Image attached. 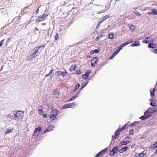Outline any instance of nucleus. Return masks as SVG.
I'll use <instances>...</instances> for the list:
<instances>
[{
	"label": "nucleus",
	"mask_w": 157,
	"mask_h": 157,
	"mask_svg": "<svg viewBox=\"0 0 157 157\" xmlns=\"http://www.w3.org/2000/svg\"><path fill=\"white\" fill-rule=\"evenodd\" d=\"M45 46H41L38 47H35L33 50L34 52L31 55V56H32L33 59H35L36 57L39 55L41 51L39 52V50L40 48H42V49L45 48Z\"/></svg>",
	"instance_id": "obj_1"
},
{
	"label": "nucleus",
	"mask_w": 157,
	"mask_h": 157,
	"mask_svg": "<svg viewBox=\"0 0 157 157\" xmlns=\"http://www.w3.org/2000/svg\"><path fill=\"white\" fill-rule=\"evenodd\" d=\"M58 114V111L56 109H52L50 112V118L54 121Z\"/></svg>",
	"instance_id": "obj_2"
},
{
	"label": "nucleus",
	"mask_w": 157,
	"mask_h": 157,
	"mask_svg": "<svg viewBox=\"0 0 157 157\" xmlns=\"http://www.w3.org/2000/svg\"><path fill=\"white\" fill-rule=\"evenodd\" d=\"M118 150L119 149L118 147L115 146L110 151L109 154L111 156H113L116 153H117L118 152Z\"/></svg>",
	"instance_id": "obj_3"
},
{
	"label": "nucleus",
	"mask_w": 157,
	"mask_h": 157,
	"mask_svg": "<svg viewBox=\"0 0 157 157\" xmlns=\"http://www.w3.org/2000/svg\"><path fill=\"white\" fill-rule=\"evenodd\" d=\"M67 74V71H58L56 72L55 75L57 76H62L64 77Z\"/></svg>",
	"instance_id": "obj_4"
},
{
	"label": "nucleus",
	"mask_w": 157,
	"mask_h": 157,
	"mask_svg": "<svg viewBox=\"0 0 157 157\" xmlns=\"http://www.w3.org/2000/svg\"><path fill=\"white\" fill-rule=\"evenodd\" d=\"M42 130L41 127L40 126L35 128L33 136L37 137L40 134L39 132H41Z\"/></svg>",
	"instance_id": "obj_5"
},
{
	"label": "nucleus",
	"mask_w": 157,
	"mask_h": 157,
	"mask_svg": "<svg viewBox=\"0 0 157 157\" xmlns=\"http://www.w3.org/2000/svg\"><path fill=\"white\" fill-rule=\"evenodd\" d=\"M53 94L54 96L57 98H59L60 97V94L58 90L55 89L53 91Z\"/></svg>",
	"instance_id": "obj_6"
},
{
	"label": "nucleus",
	"mask_w": 157,
	"mask_h": 157,
	"mask_svg": "<svg viewBox=\"0 0 157 157\" xmlns=\"http://www.w3.org/2000/svg\"><path fill=\"white\" fill-rule=\"evenodd\" d=\"M98 60V57H94L91 61V64L92 67H94L95 64L97 63Z\"/></svg>",
	"instance_id": "obj_7"
},
{
	"label": "nucleus",
	"mask_w": 157,
	"mask_h": 157,
	"mask_svg": "<svg viewBox=\"0 0 157 157\" xmlns=\"http://www.w3.org/2000/svg\"><path fill=\"white\" fill-rule=\"evenodd\" d=\"M91 73V71L88 70L87 72L82 75V78L83 79H87L88 78L89 74Z\"/></svg>",
	"instance_id": "obj_8"
},
{
	"label": "nucleus",
	"mask_w": 157,
	"mask_h": 157,
	"mask_svg": "<svg viewBox=\"0 0 157 157\" xmlns=\"http://www.w3.org/2000/svg\"><path fill=\"white\" fill-rule=\"evenodd\" d=\"M108 150L107 147H106L104 149L101 150V151L98 153L94 157H99L100 156L106 152Z\"/></svg>",
	"instance_id": "obj_9"
},
{
	"label": "nucleus",
	"mask_w": 157,
	"mask_h": 157,
	"mask_svg": "<svg viewBox=\"0 0 157 157\" xmlns=\"http://www.w3.org/2000/svg\"><path fill=\"white\" fill-rule=\"evenodd\" d=\"M23 112L22 111H18L15 114V117H21L23 116Z\"/></svg>",
	"instance_id": "obj_10"
},
{
	"label": "nucleus",
	"mask_w": 157,
	"mask_h": 157,
	"mask_svg": "<svg viewBox=\"0 0 157 157\" xmlns=\"http://www.w3.org/2000/svg\"><path fill=\"white\" fill-rule=\"evenodd\" d=\"M44 20V17L43 15H41L40 16H39L36 19V21L37 22H39L40 21H43Z\"/></svg>",
	"instance_id": "obj_11"
},
{
	"label": "nucleus",
	"mask_w": 157,
	"mask_h": 157,
	"mask_svg": "<svg viewBox=\"0 0 157 157\" xmlns=\"http://www.w3.org/2000/svg\"><path fill=\"white\" fill-rule=\"evenodd\" d=\"M105 36V35L104 34V32L98 34L97 37H96V39H95V40L96 41H97L98 40H99L102 37L104 36Z\"/></svg>",
	"instance_id": "obj_12"
},
{
	"label": "nucleus",
	"mask_w": 157,
	"mask_h": 157,
	"mask_svg": "<svg viewBox=\"0 0 157 157\" xmlns=\"http://www.w3.org/2000/svg\"><path fill=\"white\" fill-rule=\"evenodd\" d=\"M13 131V128H12L9 129L7 128L5 130V133L6 135L10 133H12Z\"/></svg>",
	"instance_id": "obj_13"
},
{
	"label": "nucleus",
	"mask_w": 157,
	"mask_h": 157,
	"mask_svg": "<svg viewBox=\"0 0 157 157\" xmlns=\"http://www.w3.org/2000/svg\"><path fill=\"white\" fill-rule=\"evenodd\" d=\"M147 111H148L149 114L155 112V109L151 107L149 108L147 110Z\"/></svg>",
	"instance_id": "obj_14"
},
{
	"label": "nucleus",
	"mask_w": 157,
	"mask_h": 157,
	"mask_svg": "<svg viewBox=\"0 0 157 157\" xmlns=\"http://www.w3.org/2000/svg\"><path fill=\"white\" fill-rule=\"evenodd\" d=\"M140 45V43L138 41H136L132 43L130 45L132 47H135L139 46Z\"/></svg>",
	"instance_id": "obj_15"
},
{
	"label": "nucleus",
	"mask_w": 157,
	"mask_h": 157,
	"mask_svg": "<svg viewBox=\"0 0 157 157\" xmlns=\"http://www.w3.org/2000/svg\"><path fill=\"white\" fill-rule=\"evenodd\" d=\"M38 108H41V109H38V111L39 113L42 116L44 113V112L43 111V109L42 108V106L41 105L39 106Z\"/></svg>",
	"instance_id": "obj_16"
},
{
	"label": "nucleus",
	"mask_w": 157,
	"mask_h": 157,
	"mask_svg": "<svg viewBox=\"0 0 157 157\" xmlns=\"http://www.w3.org/2000/svg\"><path fill=\"white\" fill-rule=\"evenodd\" d=\"M150 117V115L147 116H142L140 117L139 119L141 120L142 121H144L148 118Z\"/></svg>",
	"instance_id": "obj_17"
},
{
	"label": "nucleus",
	"mask_w": 157,
	"mask_h": 157,
	"mask_svg": "<svg viewBox=\"0 0 157 157\" xmlns=\"http://www.w3.org/2000/svg\"><path fill=\"white\" fill-rule=\"evenodd\" d=\"M128 148V147H124L121 148L120 150H119V152L121 153H123V152L126 151L127 150Z\"/></svg>",
	"instance_id": "obj_18"
},
{
	"label": "nucleus",
	"mask_w": 157,
	"mask_h": 157,
	"mask_svg": "<svg viewBox=\"0 0 157 157\" xmlns=\"http://www.w3.org/2000/svg\"><path fill=\"white\" fill-rule=\"evenodd\" d=\"M128 143H129V141H127V142L126 141H124L121 142L119 144V145L120 146H121L123 145H126Z\"/></svg>",
	"instance_id": "obj_19"
},
{
	"label": "nucleus",
	"mask_w": 157,
	"mask_h": 157,
	"mask_svg": "<svg viewBox=\"0 0 157 157\" xmlns=\"http://www.w3.org/2000/svg\"><path fill=\"white\" fill-rule=\"evenodd\" d=\"M76 66L75 65H72L69 68V71L71 72L73 71L76 68Z\"/></svg>",
	"instance_id": "obj_20"
},
{
	"label": "nucleus",
	"mask_w": 157,
	"mask_h": 157,
	"mask_svg": "<svg viewBox=\"0 0 157 157\" xmlns=\"http://www.w3.org/2000/svg\"><path fill=\"white\" fill-rule=\"evenodd\" d=\"M150 95L151 97L154 96L155 95V88H154L153 89H151L150 90Z\"/></svg>",
	"instance_id": "obj_21"
},
{
	"label": "nucleus",
	"mask_w": 157,
	"mask_h": 157,
	"mask_svg": "<svg viewBox=\"0 0 157 157\" xmlns=\"http://www.w3.org/2000/svg\"><path fill=\"white\" fill-rule=\"evenodd\" d=\"M122 131H121V129L120 128L118 129L115 132V136H119L120 135V133Z\"/></svg>",
	"instance_id": "obj_22"
},
{
	"label": "nucleus",
	"mask_w": 157,
	"mask_h": 157,
	"mask_svg": "<svg viewBox=\"0 0 157 157\" xmlns=\"http://www.w3.org/2000/svg\"><path fill=\"white\" fill-rule=\"evenodd\" d=\"M156 148H157V144H156V142L154 143L153 144L151 145L150 147V148L151 149H154Z\"/></svg>",
	"instance_id": "obj_23"
},
{
	"label": "nucleus",
	"mask_w": 157,
	"mask_h": 157,
	"mask_svg": "<svg viewBox=\"0 0 157 157\" xmlns=\"http://www.w3.org/2000/svg\"><path fill=\"white\" fill-rule=\"evenodd\" d=\"M100 50H98V49H95L94 50H92L90 52V54H92L94 53H99Z\"/></svg>",
	"instance_id": "obj_24"
},
{
	"label": "nucleus",
	"mask_w": 157,
	"mask_h": 157,
	"mask_svg": "<svg viewBox=\"0 0 157 157\" xmlns=\"http://www.w3.org/2000/svg\"><path fill=\"white\" fill-rule=\"evenodd\" d=\"M150 37H146L143 40L142 42L145 44H147L149 42V38Z\"/></svg>",
	"instance_id": "obj_25"
},
{
	"label": "nucleus",
	"mask_w": 157,
	"mask_h": 157,
	"mask_svg": "<svg viewBox=\"0 0 157 157\" xmlns=\"http://www.w3.org/2000/svg\"><path fill=\"white\" fill-rule=\"evenodd\" d=\"M131 42L130 41H127L122 44L121 46L122 47H123L124 46H126V45H127V44H129Z\"/></svg>",
	"instance_id": "obj_26"
},
{
	"label": "nucleus",
	"mask_w": 157,
	"mask_h": 157,
	"mask_svg": "<svg viewBox=\"0 0 157 157\" xmlns=\"http://www.w3.org/2000/svg\"><path fill=\"white\" fill-rule=\"evenodd\" d=\"M69 108H71L70 103L66 104L63 106V109H67Z\"/></svg>",
	"instance_id": "obj_27"
},
{
	"label": "nucleus",
	"mask_w": 157,
	"mask_h": 157,
	"mask_svg": "<svg viewBox=\"0 0 157 157\" xmlns=\"http://www.w3.org/2000/svg\"><path fill=\"white\" fill-rule=\"evenodd\" d=\"M53 128V126L52 125H50L48 127V128H47V130H48V132L51 131L52 130Z\"/></svg>",
	"instance_id": "obj_28"
},
{
	"label": "nucleus",
	"mask_w": 157,
	"mask_h": 157,
	"mask_svg": "<svg viewBox=\"0 0 157 157\" xmlns=\"http://www.w3.org/2000/svg\"><path fill=\"white\" fill-rule=\"evenodd\" d=\"M114 37V34L113 33L109 34L108 38L110 39H112Z\"/></svg>",
	"instance_id": "obj_29"
},
{
	"label": "nucleus",
	"mask_w": 157,
	"mask_h": 157,
	"mask_svg": "<svg viewBox=\"0 0 157 157\" xmlns=\"http://www.w3.org/2000/svg\"><path fill=\"white\" fill-rule=\"evenodd\" d=\"M88 82H85L82 84V86L80 88L81 90H82L88 84Z\"/></svg>",
	"instance_id": "obj_30"
},
{
	"label": "nucleus",
	"mask_w": 157,
	"mask_h": 157,
	"mask_svg": "<svg viewBox=\"0 0 157 157\" xmlns=\"http://www.w3.org/2000/svg\"><path fill=\"white\" fill-rule=\"evenodd\" d=\"M139 121H135L132 123L130 125V127H132L133 126H135L136 125H137L139 123Z\"/></svg>",
	"instance_id": "obj_31"
},
{
	"label": "nucleus",
	"mask_w": 157,
	"mask_h": 157,
	"mask_svg": "<svg viewBox=\"0 0 157 157\" xmlns=\"http://www.w3.org/2000/svg\"><path fill=\"white\" fill-rule=\"evenodd\" d=\"M157 104H156V102H153L152 101H151L150 103V105L151 106H153V107H155L156 106Z\"/></svg>",
	"instance_id": "obj_32"
},
{
	"label": "nucleus",
	"mask_w": 157,
	"mask_h": 157,
	"mask_svg": "<svg viewBox=\"0 0 157 157\" xmlns=\"http://www.w3.org/2000/svg\"><path fill=\"white\" fill-rule=\"evenodd\" d=\"M109 16L108 15H105L104 17H103L102 19L103 21H104L106 20L107 19L109 18Z\"/></svg>",
	"instance_id": "obj_33"
},
{
	"label": "nucleus",
	"mask_w": 157,
	"mask_h": 157,
	"mask_svg": "<svg viewBox=\"0 0 157 157\" xmlns=\"http://www.w3.org/2000/svg\"><path fill=\"white\" fill-rule=\"evenodd\" d=\"M144 152H141L139 153L138 156L139 157H143L144 155H145V153L144 154Z\"/></svg>",
	"instance_id": "obj_34"
},
{
	"label": "nucleus",
	"mask_w": 157,
	"mask_h": 157,
	"mask_svg": "<svg viewBox=\"0 0 157 157\" xmlns=\"http://www.w3.org/2000/svg\"><path fill=\"white\" fill-rule=\"evenodd\" d=\"M134 133V131L133 129H131L129 131V134L133 135Z\"/></svg>",
	"instance_id": "obj_35"
},
{
	"label": "nucleus",
	"mask_w": 157,
	"mask_h": 157,
	"mask_svg": "<svg viewBox=\"0 0 157 157\" xmlns=\"http://www.w3.org/2000/svg\"><path fill=\"white\" fill-rule=\"evenodd\" d=\"M77 98V96H73L68 101H73L75 100Z\"/></svg>",
	"instance_id": "obj_36"
},
{
	"label": "nucleus",
	"mask_w": 157,
	"mask_h": 157,
	"mask_svg": "<svg viewBox=\"0 0 157 157\" xmlns=\"http://www.w3.org/2000/svg\"><path fill=\"white\" fill-rule=\"evenodd\" d=\"M127 125L128 123L125 124L121 128H120L121 129V131H122L124 130Z\"/></svg>",
	"instance_id": "obj_37"
},
{
	"label": "nucleus",
	"mask_w": 157,
	"mask_h": 157,
	"mask_svg": "<svg viewBox=\"0 0 157 157\" xmlns=\"http://www.w3.org/2000/svg\"><path fill=\"white\" fill-rule=\"evenodd\" d=\"M80 85L79 83H78L77 84H76L75 86V88L74 90L75 91L80 86Z\"/></svg>",
	"instance_id": "obj_38"
},
{
	"label": "nucleus",
	"mask_w": 157,
	"mask_h": 157,
	"mask_svg": "<svg viewBox=\"0 0 157 157\" xmlns=\"http://www.w3.org/2000/svg\"><path fill=\"white\" fill-rule=\"evenodd\" d=\"M153 44H151V43H149L148 45V47L149 48H155V47H153Z\"/></svg>",
	"instance_id": "obj_39"
},
{
	"label": "nucleus",
	"mask_w": 157,
	"mask_h": 157,
	"mask_svg": "<svg viewBox=\"0 0 157 157\" xmlns=\"http://www.w3.org/2000/svg\"><path fill=\"white\" fill-rule=\"evenodd\" d=\"M147 115H150V116H151V114H149L148 113V111H147V110L145 111L144 113V116H147Z\"/></svg>",
	"instance_id": "obj_40"
},
{
	"label": "nucleus",
	"mask_w": 157,
	"mask_h": 157,
	"mask_svg": "<svg viewBox=\"0 0 157 157\" xmlns=\"http://www.w3.org/2000/svg\"><path fill=\"white\" fill-rule=\"evenodd\" d=\"M125 140L126 141H128L129 142V143L130 142V138L129 137H127L125 138Z\"/></svg>",
	"instance_id": "obj_41"
},
{
	"label": "nucleus",
	"mask_w": 157,
	"mask_h": 157,
	"mask_svg": "<svg viewBox=\"0 0 157 157\" xmlns=\"http://www.w3.org/2000/svg\"><path fill=\"white\" fill-rule=\"evenodd\" d=\"M44 17V19L47 18V17L48 15V14L47 13H44L42 15Z\"/></svg>",
	"instance_id": "obj_42"
},
{
	"label": "nucleus",
	"mask_w": 157,
	"mask_h": 157,
	"mask_svg": "<svg viewBox=\"0 0 157 157\" xmlns=\"http://www.w3.org/2000/svg\"><path fill=\"white\" fill-rule=\"evenodd\" d=\"M148 14L149 15H154V11H153V9H152V10H151V11L149 12L148 13Z\"/></svg>",
	"instance_id": "obj_43"
},
{
	"label": "nucleus",
	"mask_w": 157,
	"mask_h": 157,
	"mask_svg": "<svg viewBox=\"0 0 157 157\" xmlns=\"http://www.w3.org/2000/svg\"><path fill=\"white\" fill-rule=\"evenodd\" d=\"M135 14L138 16H140L141 15V14L138 11H136L134 12Z\"/></svg>",
	"instance_id": "obj_44"
},
{
	"label": "nucleus",
	"mask_w": 157,
	"mask_h": 157,
	"mask_svg": "<svg viewBox=\"0 0 157 157\" xmlns=\"http://www.w3.org/2000/svg\"><path fill=\"white\" fill-rule=\"evenodd\" d=\"M154 15H157V9H153Z\"/></svg>",
	"instance_id": "obj_45"
},
{
	"label": "nucleus",
	"mask_w": 157,
	"mask_h": 157,
	"mask_svg": "<svg viewBox=\"0 0 157 157\" xmlns=\"http://www.w3.org/2000/svg\"><path fill=\"white\" fill-rule=\"evenodd\" d=\"M59 38V35L58 33H57L56 34L55 39V40H57Z\"/></svg>",
	"instance_id": "obj_46"
},
{
	"label": "nucleus",
	"mask_w": 157,
	"mask_h": 157,
	"mask_svg": "<svg viewBox=\"0 0 157 157\" xmlns=\"http://www.w3.org/2000/svg\"><path fill=\"white\" fill-rule=\"evenodd\" d=\"M70 105H71V108H72L73 107H74L75 104V102H73L72 103H70Z\"/></svg>",
	"instance_id": "obj_47"
},
{
	"label": "nucleus",
	"mask_w": 157,
	"mask_h": 157,
	"mask_svg": "<svg viewBox=\"0 0 157 157\" xmlns=\"http://www.w3.org/2000/svg\"><path fill=\"white\" fill-rule=\"evenodd\" d=\"M5 39L2 40L0 41V47H1L3 44V42L4 41Z\"/></svg>",
	"instance_id": "obj_48"
},
{
	"label": "nucleus",
	"mask_w": 157,
	"mask_h": 157,
	"mask_svg": "<svg viewBox=\"0 0 157 157\" xmlns=\"http://www.w3.org/2000/svg\"><path fill=\"white\" fill-rule=\"evenodd\" d=\"M76 74H78V75L80 74L81 73L80 70H76Z\"/></svg>",
	"instance_id": "obj_49"
},
{
	"label": "nucleus",
	"mask_w": 157,
	"mask_h": 157,
	"mask_svg": "<svg viewBox=\"0 0 157 157\" xmlns=\"http://www.w3.org/2000/svg\"><path fill=\"white\" fill-rule=\"evenodd\" d=\"M117 138V136H115V137H114L113 136H112V140L113 141H114V140L116 139Z\"/></svg>",
	"instance_id": "obj_50"
},
{
	"label": "nucleus",
	"mask_w": 157,
	"mask_h": 157,
	"mask_svg": "<svg viewBox=\"0 0 157 157\" xmlns=\"http://www.w3.org/2000/svg\"><path fill=\"white\" fill-rule=\"evenodd\" d=\"M123 48H122L121 46H120L118 48L117 50V51H118V52H119L120 50H121Z\"/></svg>",
	"instance_id": "obj_51"
},
{
	"label": "nucleus",
	"mask_w": 157,
	"mask_h": 157,
	"mask_svg": "<svg viewBox=\"0 0 157 157\" xmlns=\"http://www.w3.org/2000/svg\"><path fill=\"white\" fill-rule=\"evenodd\" d=\"M119 53L118 51L116 50L113 54L116 56Z\"/></svg>",
	"instance_id": "obj_52"
},
{
	"label": "nucleus",
	"mask_w": 157,
	"mask_h": 157,
	"mask_svg": "<svg viewBox=\"0 0 157 157\" xmlns=\"http://www.w3.org/2000/svg\"><path fill=\"white\" fill-rule=\"evenodd\" d=\"M43 116V117L44 118H47V115L46 114H44L42 115Z\"/></svg>",
	"instance_id": "obj_53"
},
{
	"label": "nucleus",
	"mask_w": 157,
	"mask_h": 157,
	"mask_svg": "<svg viewBox=\"0 0 157 157\" xmlns=\"http://www.w3.org/2000/svg\"><path fill=\"white\" fill-rule=\"evenodd\" d=\"M53 69L52 68L51 70H50L49 73H48V74L49 75H50L53 72Z\"/></svg>",
	"instance_id": "obj_54"
},
{
	"label": "nucleus",
	"mask_w": 157,
	"mask_h": 157,
	"mask_svg": "<svg viewBox=\"0 0 157 157\" xmlns=\"http://www.w3.org/2000/svg\"><path fill=\"white\" fill-rule=\"evenodd\" d=\"M152 52H154L155 54L157 53V49H154V50L152 51Z\"/></svg>",
	"instance_id": "obj_55"
},
{
	"label": "nucleus",
	"mask_w": 157,
	"mask_h": 157,
	"mask_svg": "<svg viewBox=\"0 0 157 157\" xmlns=\"http://www.w3.org/2000/svg\"><path fill=\"white\" fill-rule=\"evenodd\" d=\"M131 29H134L135 28V27L133 25H132L130 27Z\"/></svg>",
	"instance_id": "obj_56"
},
{
	"label": "nucleus",
	"mask_w": 157,
	"mask_h": 157,
	"mask_svg": "<svg viewBox=\"0 0 157 157\" xmlns=\"http://www.w3.org/2000/svg\"><path fill=\"white\" fill-rule=\"evenodd\" d=\"M48 132V131L47 130V129H46L45 130H44V131L43 133L44 134V133H46V132Z\"/></svg>",
	"instance_id": "obj_57"
},
{
	"label": "nucleus",
	"mask_w": 157,
	"mask_h": 157,
	"mask_svg": "<svg viewBox=\"0 0 157 157\" xmlns=\"http://www.w3.org/2000/svg\"><path fill=\"white\" fill-rule=\"evenodd\" d=\"M142 152H144V153H145V155H146L147 154V151L146 150L144 151H143Z\"/></svg>",
	"instance_id": "obj_58"
},
{
	"label": "nucleus",
	"mask_w": 157,
	"mask_h": 157,
	"mask_svg": "<svg viewBox=\"0 0 157 157\" xmlns=\"http://www.w3.org/2000/svg\"><path fill=\"white\" fill-rule=\"evenodd\" d=\"M39 11V9H38L36 11V14H37L38 13Z\"/></svg>",
	"instance_id": "obj_59"
},
{
	"label": "nucleus",
	"mask_w": 157,
	"mask_h": 157,
	"mask_svg": "<svg viewBox=\"0 0 157 157\" xmlns=\"http://www.w3.org/2000/svg\"><path fill=\"white\" fill-rule=\"evenodd\" d=\"M153 47H155V48L156 47V43H153Z\"/></svg>",
	"instance_id": "obj_60"
},
{
	"label": "nucleus",
	"mask_w": 157,
	"mask_h": 157,
	"mask_svg": "<svg viewBox=\"0 0 157 157\" xmlns=\"http://www.w3.org/2000/svg\"><path fill=\"white\" fill-rule=\"evenodd\" d=\"M50 75H49L48 74H47L45 75V77H47L49 76Z\"/></svg>",
	"instance_id": "obj_61"
},
{
	"label": "nucleus",
	"mask_w": 157,
	"mask_h": 157,
	"mask_svg": "<svg viewBox=\"0 0 157 157\" xmlns=\"http://www.w3.org/2000/svg\"><path fill=\"white\" fill-rule=\"evenodd\" d=\"M104 21L102 20V21H100L98 23H99V24H101V23Z\"/></svg>",
	"instance_id": "obj_62"
},
{
	"label": "nucleus",
	"mask_w": 157,
	"mask_h": 157,
	"mask_svg": "<svg viewBox=\"0 0 157 157\" xmlns=\"http://www.w3.org/2000/svg\"><path fill=\"white\" fill-rule=\"evenodd\" d=\"M153 43H154L153 41V40H151L150 41L149 43H151V44H153Z\"/></svg>",
	"instance_id": "obj_63"
},
{
	"label": "nucleus",
	"mask_w": 157,
	"mask_h": 157,
	"mask_svg": "<svg viewBox=\"0 0 157 157\" xmlns=\"http://www.w3.org/2000/svg\"><path fill=\"white\" fill-rule=\"evenodd\" d=\"M155 154L157 155V149L154 152Z\"/></svg>",
	"instance_id": "obj_64"
}]
</instances>
